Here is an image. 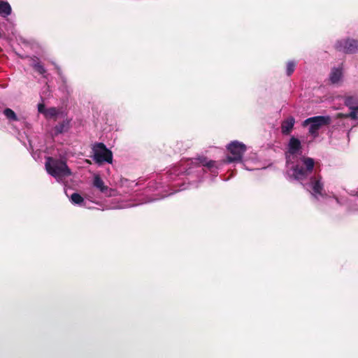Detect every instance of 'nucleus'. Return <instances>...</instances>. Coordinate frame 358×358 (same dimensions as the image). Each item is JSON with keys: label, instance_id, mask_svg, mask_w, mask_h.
<instances>
[{"label": "nucleus", "instance_id": "obj_1", "mask_svg": "<svg viewBox=\"0 0 358 358\" xmlns=\"http://www.w3.org/2000/svg\"><path fill=\"white\" fill-rule=\"evenodd\" d=\"M301 141L292 136L288 143L287 176L289 180L299 181L313 197L319 201H325L328 196L324 189L322 177L314 169L313 159L298 157L301 153Z\"/></svg>", "mask_w": 358, "mask_h": 358}, {"label": "nucleus", "instance_id": "obj_2", "mask_svg": "<svg viewBox=\"0 0 358 358\" xmlns=\"http://www.w3.org/2000/svg\"><path fill=\"white\" fill-rule=\"evenodd\" d=\"M48 174L54 177L58 182L70 176L71 171L64 159H58L52 157H46L45 164Z\"/></svg>", "mask_w": 358, "mask_h": 358}, {"label": "nucleus", "instance_id": "obj_3", "mask_svg": "<svg viewBox=\"0 0 358 358\" xmlns=\"http://www.w3.org/2000/svg\"><path fill=\"white\" fill-rule=\"evenodd\" d=\"M92 158L98 164L113 162V153L103 143H96L92 146Z\"/></svg>", "mask_w": 358, "mask_h": 358}, {"label": "nucleus", "instance_id": "obj_4", "mask_svg": "<svg viewBox=\"0 0 358 358\" xmlns=\"http://www.w3.org/2000/svg\"><path fill=\"white\" fill-rule=\"evenodd\" d=\"M331 122L329 116H315L309 117L303 122V127L309 126V133L314 137L318 135V130L324 125H327Z\"/></svg>", "mask_w": 358, "mask_h": 358}, {"label": "nucleus", "instance_id": "obj_5", "mask_svg": "<svg viewBox=\"0 0 358 358\" xmlns=\"http://www.w3.org/2000/svg\"><path fill=\"white\" fill-rule=\"evenodd\" d=\"M229 155L227 156V162H241L243 154L246 151V146L243 143L235 141L227 145Z\"/></svg>", "mask_w": 358, "mask_h": 358}, {"label": "nucleus", "instance_id": "obj_6", "mask_svg": "<svg viewBox=\"0 0 358 358\" xmlns=\"http://www.w3.org/2000/svg\"><path fill=\"white\" fill-rule=\"evenodd\" d=\"M38 111L43 114L47 120L53 119L57 120L59 117L64 118L66 116L62 108L50 107L45 108V105L42 103L38 104Z\"/></svg>", "mask_w": 358, "mask_h": 358}, {"label": "nucleus", "instance_id": "obj_7", "mask_svg": "<svg viewBox=\"0 0 358 358\" xmlns=\"http://www.w3.org/2000/svg\"><path fill=\"white\" fill-rule=\"evenodd\" d=\"M92 185L94 188L97 189L105 196L112 197L117 195L116 189L110 188L105 185L104 181L98 174H94L92 179Z\"/></svg>", "mask_w": 358, "mask_h": 358}, {"label": "nucleus", "instance_id": "obj_8", "mask_svg": "<svg viewBox=\"0 0 358 358\" xmlns=\"http://www.w3.org/2000/svg\"><path fill=\"white\" fill-rule=\"evenodd\" d=\"M335 48L344 53L358 52V41L351 38L340 40L336 43Z\"/></svg>", "mask_w": 358, "mask_h": 358}, {"label": "nucleus", "instance_id": "obj_9", "mask_svg": "<svg viewBox=\"0 0 358 358\" xmlns=\"http://www.w3.org/2000/svg\"><path fill=\"white\" fill-rule=\"evenodd\" d=\"M187 165H192L194 168L199 169V172L203 171V169H201V166H206L209 169L210 171L213 172V169H218V166L216 162L213 160L208 161L205 157H199L194 159L187 160Z\"/></svg>", "mask_w": 358, "mask_h": 358}, {"label": "nucleus", "instance_id": "obj_10", "mask_svg": "<svg viewBox=\"0 0 358 358\" xmlns=\"http://www.w3.org/2000/svg\"><path fill=\"white\" fill-rule=\"evenodd\" d=\"M345 103L351 110V112L344 116L350 117L352 120H358V98L347 96L345 99Z\"/></svg>", "mask_w": 358, "mask_h": 358}, {"label": "nucleus", "instance_id": "obj_11", "mask_svg": "<svg viewBox=\"0 0 358 358\" xmlns=\"http://www.w3.org/2000/svg\"><path fill=\"white\" fill-rule=\"evenodd\" d=\"M71 120L67 117L63 118L62 122L57 124L52 130V136H57L59 134L66 132L70 128Z\"/></svg>", "mask_w": 358, "mask_h": 358}, {"label": "nucleus", "instance_id": "obj_12", "mask_svg": "<svg viewBox=\"0 0 358 358\" xmlns=\"http://www.w3.org/2000/svg\"><path fill=\"white\" fill-rule=\"evenodd\" d=\"M343 79V71L341 67H334L329 73V80L333 85H338Z\"/></svg>", "mask_w": 358, "mask_h": 358}, {"label": "nucleus", "instance_id": "obj_13", "mask_svg": "<svg viewBox=\"0 0 358 358\" xmlns=\"http://www.w3.org/2000/svg\"><path fill=\"white\" fill-rule=\"evenodd\" d=\"M295 123V120L293 117H289L281 124V130L283 134H289L292 130Z\"/></svg>", "mask_w": 358, "mask_h": 358}, {"label": "nucleus", "instance_id": "obj_14", "mask_svg": "<svg viewBox=\"0 0 358 358\" xmlns=\"http://www.w3.org/2000/svg\"><path fill=\"white\" fill-rule=\"evenodd\" d=\"M30 66H31L34 70L39 74L44 76L46 73V69L43 65L40 62L39 59L34 57L30 59Z\"/></svg>", "mask_w": 358, "mask_h": 358}, {"label": "nucleus", "instance_id": "obj_15", "mask_svg": "<svg viewBox=\"0 0 358 358\" xmlns=\"http://www.w3.org/2000/svg\"><path fill=\"white\" fill-rule=\"evenodd\" d=\"M11 6L6 0H0V15L6 17L11 14Z\"/></svg>", "mask_w": 358, "mask_h": 358}, {"label": "nucleus", "instance_id": "obj_16", "mask_svg": "<svg viewBox=\"0 0 358 358\" xmlns=\"http://www.w3.org/2000/svg\"><path fill=\"white\" fill-rule=\"evenodd\" d=\"M191 159H180V167L181 166H186L187 167L185 169V167H183V169H185V172L187 175H190L194 173H199V169L194 168L192 165H187V160H190Z\"/></svg>", "mask_w": 358, "mask_h": 358}, {"label": "nucleus", "instance_id": "obj_17", "mask_svg": "<svg viewBox=\"0 0 358 358\" xmlns=\"http://www.w3.org/2000/svg\"><path fill=\"white\" fill-rule=\"evenodd\" d=\"M70 201L73 204L83 206L85 204L83 198L78 193H73L70 197Z\"/></svg>", "mask_w": 358, "mask_h": 358}, {"label": "nucleus", "instance_id": "obj_18", "mask_svg": "<svg viewBox=\"0 0 358 358\" xmlns=\"http://www.w3.org/2000/svg\"><path fill=\"white\" fill-rule=\"evenodd\" d=\"M138 204L139 203H131L129 201H121L120 203H118L117 204L113 206L111 208L122 209V208L133 207V206H137Z\"/></svg>", "mask_w": 358, "mask_h": 358}, {"label": "nucleus", "instance_id": "obj_19", "mask_svg": "<svg viewBox=\"0 0 358 358\" xmlns=\"http://www.w3.org/2000/svg\"><path fill=\"white\" fill-rule=\"evenodd\" d=\"M3 114L9 120L17 121L18 120L15 113L10 108H6L3 110Z\"/></svg>", "mask_w": 358, "mask_h": 358}, {"label": "nucleus", "instance_id": "obj_20", "mask_svg": "<svg viewBox=\"0 0 358 358\" xmlns=\"http://www.w3.org/2000/svg\"><path fill=\"white\" fill-rule=\"evenodd\" d=\"M296 64L293 61H289L287 64L286 66V73L287 76H290L292 74L295 69Z\"/></svg>", "mask_w": 358, "mask_h": 358}, {"label": "nucleus", "instance_id": "obj_21", "mask_svg": "<svg viewBox=\"0 0 358 358\" xmlns=\"http://www.w3.org/2000/svg\"><path fill=\"white\" fill-rule=\"evenodd\" d=\"M54 65L55 66V68H56V69L57 71V73L60 76L62 82L64 83H65L66 82V78L64 76H62L61 69L58 66H57L55 64H54Z\"/></svg>", "mask_w": 358, "mask_h": 358}, {"label": "nucleus", "instance_id": "obj_22", "mask_svg": "<svg viewBox=\"0 0 358 358\" xmlns=\"http://www.w3.org/2000/svg\"><path fill=\"white\" fill-rule=\"evenodd\" d=\"M157 199H148V200H146V201H142L140 203H147V202H150V201H153L155 200H156Z\"/></svg>", "mask_w": 358, "mask_h": 358}, {"label": "nucleus", "instance_id": "obj_23", "mask_svg": "<svg viewBox=\"0 0 358 358\" xmlns=\"http://www.w3.org/2000/svg\"><path fill=\"white\" fill-rule=\"evenodd\" d=\"M243 166H244V168H245V169H247V170H250V171H251V170H252V169H248V167H246L245 164H243Z\"/></svg>", "mask_w": 358, "mask_h": 358}, {"label": "nucleus", "instance_id": "obj_24", "mask_svg": "<svg viewBox=\"0 0 358 358\" xmlns=\"http://www.w3.org/2000/svg\"><path fill=\"white\" fill-rule=\"evenodd\" d=\"M180 191H181V190H182V189H185L186 187H182V185L180 184Z\"/></svg>", "mask_w": 358, "mask_h": 358}, {"label": "nucleus", "instance_id": "obj_25", "mask_svg": "<svg viewBox=\"0 0 358 358\" xmlns=\"http://www.w3.org/2000/svg\"><path fill=\"white\" fill-rule=\"evenodd\" d=\"M335 200H336V201L338 203H339V200H338V198H335Z\"/></svg>", "mask_w": 358, "mask_h": 358}]
</instances>
